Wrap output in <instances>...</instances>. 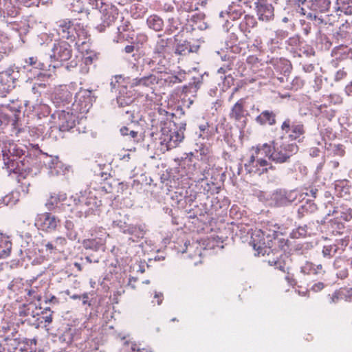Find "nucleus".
Here are the masks:
<instances>
[{"label":"nucleus","instance_id":"obj_1","mask_svg":"<svg viewBox=\"0 0 352 352\" xmlns=\"http://www.w3.org/2000/svg\"><path fill=\"white\" fill-rule=\"evenodd\" d=\"M26 148L21 144H16L11 140L0 141V155H2L4 168L10 174L20 173L25 170L32 171V164L25 158L18 161L23 155H25Z\"/></svg>","mask_w":352,"mask_h":352},{"label":"nucleus","instance_id":"obj_2","mask_svg":"<svg viewBox=\"0 0 352 352\" xmlns=\"http://www.w3.org/2000/svg\"><path fill=\"white\" fill-rule=\"evenodd\" d=\"M50 123L49 135L53 139H58L63 138V132L71 131L79 123L78 116L67 107L66 110H57L52 113Z\"/></svg>","mask_w":352,"mask_h":352},{"label":"nucleus","instance_id":"obj_3","mask_svg":"<svg viewBox=\"0 0 352 352\" xmlns=\"http://www.w3.org/2000/svg\"><path fill=\"white\" fill-rule=\"evenodd\" d=\"M250 158L245 162V170L249 173L261 175L272 168V164L265 158L268 157L269 144L265 143L252 147Z\"/></svg>","mask_w":352,"mask_h":352},{"label":"nucleus","instance_id":"obj_4","mask_svg":"<svg viewBox=\"0 0 352 352\" xmlns=\"http://www.w3.org/2000/svg\"><path fill=\"white\" fill-rule=\"evenodd\" d=\"M277 232L278 231L274 229L270 230L269 231L267 229L265 230L256 229L252 232L250 243L257 252L258 256L270 255V253L273 254L278 253L276 251L274 252V250L272 249L276 241Z\"/></svg>","mask_w":352,"mask_h":352},{"label":"nucleus","instance_id":"obj_5","mask_svg":"<svg viewBox=\"0 0 352 352\" xmlns=\"http://www.w3.org/2000/svg\"><path fill=\"white\" fill-rule=\"evenodd\" d=\"M104 192V187L99 186L98 189L85 191L78 199H74L75 210L80 217H87L94 212L102 205L101 195Z\"/></svg>","mask_w":352,"mask_h":352},{"label":"nucleus","instance_id":"obj_6","mask_svg":"<svg viewBox=\"0 0 352 352\" xmlns=\"http://www.w3.org/2000/svg\"><path fill=\"white\" fill-rule=\"evenodd\" d=\"M286 139L287 138L282 137L274 140L272 146L269 144V160L276 164L285 163L298 152V146L295 143L287 142Z\"/></svg>","mask_w":352,"mask_h":352},{"label":"nucleus","instance_id":"obj_7","mask_svg":"<svg viewBox=\"0 0 352 352\" xmlns=\"http://www.w3.org/2000/svg\"><path fill=\"white\" fill-rule=\"evenodd\" d=\"M45 39L47 41L46 45L44 47L47 49H43V50L47 52L46 58L51 64L53 61H66L69 60L72 56V49L69 43L64 41H60L57 43H53L52 40L50 39L49 41V36L47 34H43L41 37V40Z\"/></svg>","mask_w":352,"mask_h":352},{"label":"nucleus","instance_id":"obj_8","mask_svg":"<svg viewBox=\"0 0 352 352\" xmlns=\"http://www.w3.org/2000/svg\"><path fill=\"white\" fill-rule=\"evenodd\" d=\"M184 127L180 126L178 129L174 123L164 124L160 138L162 149L168 151L176 148L184 138Z\"/></svg>","mask_w":352,"mask_h":352},{"label":"nucleus","instance_id":"obj_9","mask_svg":"<svg viewBox=\"0 0 352 352\" xmlns=\"http://www.w3.org/2000/svg\"><path fill=\"white\" fill-rule=\"evenodd\" d=\"M93 8L98 9L101 14L102 23L96 28L98 32H102L107 27L110 26L117 19L118 15V8L110 3L103 2L102 0H87Z\"/></svg>","mask_w":352,"mask_h":352},{"label":"nucleus","instance_id":"obj_10","mask_svg":"<svg viewBox=\"0 0 352 352\" xmlns=\"http://www.w3.org/2000/svg\"><path fill=\"white\" fill-rule=\"evenodd\" d=\"M167 41L164 39H160L154 49V56L152 58L145 59V63L152 67V69L162 72V67H166L168 63L166 59L167 54Z\"/></svg>","mask_w":352,"mask_h":352},{"label":"nucleus","instance_id":"obj_11","mask_svg":"<svg viewBox=\"0 0 352 352\" xmlns=\"http://www.w3.org/2000/svg\"><path fill=\"white\" fill-rule=\"evenodd\" d=\"M298 192L296 190L287 192L285 190H276L272 193H267L265 199L267 204L272 206H284L297 199Z\"/></svg>","mask_w":352,"mask_h":352},{"label":"nucleus","instance_id":"obj_12","mask_svg":"<svg viewBox=\"0 0 352 352\" xmlns=\"http://www.w3.org/2000/svg\"><path fill=\"white\" fill-rule=\"evenodd\" d=\"M157 82L158 78L151 74L142 78H133L129 83L131 89H133V91L142 94H148L149 92H153L154 87Z\"/></svg>","mask_w":352,"mask_h":352},{"label":"nucleus","instance_id":"obj_13","mask_svg":"<svg viewBox=\"0 0 352 352\" xmlns=\"http://www.w3.org/2000/svg\"><path fill=\"white\" fill-rule=\"evenodd\" d=\"M94 101V96L89 89H80L75 96L72 103L73 109L85 113L89 111Z\"/></svg>","mask_w":352,"mask_h":352},{"label":"nucleus","instance_id":"obj_14","mask_svg":"<svg viewBox=\"0 0 352 352\" xmlns=\"http://www.w3.org/2000/svg\"><path fill=\"white\" fill-rule=\"evenodd\" d=\"M38 160L39 162L49 170L48 174L50 176L64 174L67 169V168L58 160L57 156L41 153L38 157Z\"/></svg>","mask_w":352,"mask_h":352},{"label":"nucleus","instance_id":"obj_15","mask_svg":"<svg viewBox=\"0 0 352 352\" xmlns=\"http://www.w3.org/2000/svg\"><path fill=\"white\" fill-rule=\"evenodd\" d=\"M98 233L95 231V234H91L92 239L83 240L82 244L85 249L97 252L100 250H104L106 238L109 234L102 228H98Z\"/></svg>","mask_w":352,"mask_h":352},{"label":"nucleus","instance_id":"obj_16","mask_svg":"<svg viewBox=\"0 0 352 352\" xmlns=\"http://www.w3.org/2000/svg\"><path fill=\"white\" fill-rule=\"evenodd\" d=\"M59 223L60 220L49 212L38 214L35 220V226L47 232L54 231Z\"/></svg>","mask_w":352,"mask_h":352},{"label":"nucleus","instance_id":"obj_17","mask_svg":"<svg viewBox=\"0 0 352 352\" xmlns=\"http://www.w3.org/2000/svg\"><path fill=\"white\" fill-rule=\"evenodd\" d=\"M56 30L62 38L71 41L75 39V34L80 36L76 32L73 22L69 19H63L56 23Z\"/></svg>","mask_w":352,"mask_h":352},{"label":"nucleus","instance_id":"obj_18","mask_svg":"<svg viewBox=\"0 0 352 352\" xmlns=\"http://www.w3.org/2000/svg\"><path fill=\"white\" fill-rule=\"evenodd\" d=\"M281 129L286 134H288V138L292 140H297L300 142L303 138L305 132L303 125L301 124H294L291 126L289 119H287L283 122Z\"/></svg>","mask_w":352,"mask_h":352},{"label":"nucleus","instance_id":"obj_19","mask_svg":"<svg viewBox=\"0 0 352 352\" xmlns=\"http://www.w3.org/2000/svg\"><path fill=\"white\" fill-rule=\"evenodd\" d=\"M258 18L263 21H268L274 16V8L271 3L265 0L255 3Z\"/></svg>","mask_w":352,"mask_h":352},{"label":"nucleus","instance_id":"obj_20","mask_svg":"<svg viewBox=\"0 0 352 352\" xmlns=\"http://www.w3.org/2000/svg\"><path fill=\"white\" fill-rule=\"evenodd\" d=\"M18 120V114L16 112L11 111L4 105H0V127L11 124L14 129H17Z\"/></svg>","mask_w":352,"mask_h":352},{"label":"nucleus","instance_id":"obj_21","mask_svg":"<svg viewBox=\"0 0 352 352\" xmlns=\"http://www.w3.org/2000/svg\"><path fill=\"white\" fill-rule=\"evenodd\" d=\"M133 89H129L127 86L121 85L120 87L119 93L117 96V102L121 107L130 105L135 100Z\"/></svg>","mask_w":352,"mask_h":352},{"label":"nucleus","instance_id":"obj_22","mask_svg":"<svg viewBox=\"0 0 352 352\" xmlns=\"http://www.w3.org/2000/svg\"><path fill=\"white\" fill-rule=\"evenodd\" d=\"M72 94L67 89H62L60 92L56 94L53 103L59 107L69 106L72 104Z\"/></svg>","mask_w":352,"mask_h":352},{"label":"nucleus","instance_id":"obj_23","mask_svg":"<svg viewBox=\"0 0 352 352\" xmlns=\"http://www.w3.org/2000/svg\"><path fill=\"white\" fill-rule=\"evenodd\" d=\"M41 308H38L35 304L30 303L23 305L20 307L19 314L21 317H27L30 321V318H35L39 316Z\"/></svg>","mask_w":352,"mask_h":352},{"label":"nucleus","instance_id":"obj_24","mask_svg":"<svg viewBox=\"0 0 352 352\" xmlns=\"http://www.w3.org/2000/svg\"><path fill=\"white\" fill-rule=\"evenodd\" d=\"M10 72L6 71L0 76V95L5 96L14 87L12 78H10Z\"/></svg>","mask_w":352,"mask_h":352},{"label":"nucleus","instance_id":"obj_25","mask_svg":"<svg viewBox=\"0 0 352 352\" xmlns=\"http://www.w3.org/2000/svg\"><path fill=\"white\" fill-rule=\"evenodd\" d=\"M245 100L241 98L232 107L230 117L235 120H240L245 117L246 111L244 109Z\"/></svg>","mask_w":352,"mask_h":352},{"label":"nucleus","instance_id":"obj_26","mask_svg":"<svg viewBox=\"0 0 352 352\" xmlns=\"http://www.w3.org/2000/svg\"><path fill=\"white\" fill-rule=\"evenodd\" d=\"M330 3L329 0H307V7L318 12L327 11L330 7Z\"/></svg>","mask_w":352,"mask_h":352},{"label":"nucleus","instance_id":"obj_27","mask_svg":"<svg viewBox=\"0 0 352 352\" xmlns=\"http://www.w3.org/2000/svg\"><path fill=\"white\" fill-rule=\"evenodd\" d=\"M146 232V226L144 224L133 225L128 224L124 231V234L133 236L137 239H142Z\"/></svg>","mask_w":352,"mask_h":352},{"label":"nucleus","instance_id":"obj_28","mask_svg":"<svg viewBox=\"0 0 352 352\" xmlns=\"http://www.w3.org/2000/svg\"><path fill=\"white\" fill-rule=\"evenodd\" d=\"M12 250V242L10 238L0 233V259L6 258L10 256Z\"/></svg>","mask_w":352,"mask_h":352},{"label":"nucleus","instance_id":"obj_29","mask_svg":"<svg viewBox=\"0 0 352 352\" xmlns=\"http://www.w3.org/2000/svg\"><path fill=\"white\" fill-rule=\"evenodd\" d=\"M67 199V194L64 192H52L47 199L45 206L49 210L54 209L58 203Z\"/></svg>","mask_w":352,"mask_h":352},{"label":"nucleus","instance_id":"obj_30","mask_svg":"<svg viewBox=\"0 0 352 352\" xmlns=\"http://www.w3.org/2000/svg\"><path fill=\"white\" fill-rule=\"evenodd\" d=\"M25 62L34 68L41 70H45L47 67H51V64L49 63L46 56L41 60H38L37 57H30Z\"/></svg>","mask_w":352,"mask_h":352},{"label":"nucleus","instance_id":"obj_31","mask_svg":"<svg viewBox=\"0 0 352 352\" xmlns=\"http://www.w3.org/2000/svg\"><path fill=\"white\" fill-rule=\"evenodd\" d=\"M335 216L336 218L342 219L344 221H349L352 218L351 210L350 208L342 209L341 208H334L333 211L328 213V215Z\"/></svg>","mask_w":352,"mask_h":352},{"label":"nucleus","instance_id":"obj_32","mask_svg":"<svg viewBox=\"0 0 352 352\" xmlns=\"http://www.w3.org/2000/svg\"><path fill=\"white\" fill-rule=\"evenodd\" d=\"M256 120L261 124H268L272 125L276 122L275 114L272 111H264L256 117Z\"/></svg>","mask_w":352,"mask_h":352},{"label":"nucleus","instance_id":"obj_33","mask_svg":"<svg viewBox=\"0 0 352 352\" xmlns=\"http://www.w3.org/2000/svg\"><path fill=\"white\" fill-rule=\"evenodd\" d=\"M146 23L150 29L155 31H160L164 26L163 20L155 14L148 16L146 20Z\"/></svg>","mask_w":352,"mask_h":352},{"label":"nucleus","instance_id":"obj_34","mask_svg":"<svg viewBox=\"0 0 352 352\" xmlns=\"http://www.w3.org/2000/svg\"><path fill=\"white\" fill-rule=\"evenodd\" d=\"M242 14L241 9L240 8H234L233 6H229L228 9L225 11H221L219 13V16L221 18H224L226 15L228 16V19H226V22L228 21V19L232 20H235L238 19Z\"/></svg>","mask_w":352,"mask_h":352},{"label":"nucleus","instance_id":"obj_35","mask_svg":"<svg viewBox=\"0 0 352 352\" xmlns=\"http://www.w3.org/2000/svg\"><path fill=\"white\" fill-rule=\"evenodd\" d=\"M120 352H148L145 349H140L135 342L125 341L120 349Z\"/></svg>","mask_w":352,"mask_h":352},{"label":"nucleus","instance_id":"obj_36","mask_svg":"<svg viewBox=\"0 0 352 352\" xmlns=\"http://www.w3.org/2000/svg\"><path fill=\"white\" fill-rule=\"evenodd\" d=\"M195 150L197 154V157H199L200 160L204 162H208L209 160L210 150L207 146H204L202 144H197Z\"/></svg>","mask_w":352,"mask_h":352},{"label":"nucleus","instance_id":"obj_37","mask_svg":"<svg viewBox=\"0 0 352 352\" xmlns=\"http://www.w3.org/2000/svg\"><path fill=\"white\" fill-rule=\"evenodd\" d=\"M65 228L66 230L65 234L68 239L74 241L78 237V232L74 230V224L70 220H67L65 222Z\"/></svg>","mask_w":352,"mask_h":352},{"label":"nucleus","instance_id":"obj_38","mask_svg":"<svg viewBox=\"0 0 352 352\" xmlns=\"http://www.w3.org/2000/svg\"><path fill=\"white\" fill-rule=\"evenodd\" d=\"M32 108L36 113L43 116L48 115L51 111L50 107L46 104L42 103L41 101H36L35 103H34L32 104Z\"/></svg>","mask_w":352,"mask_h":352},{"label":"nucleus","instance_id":"obj_39","mask_svg":"<svg viewBox=\"0 0 352 352\" xmlns=\"http://www.w3.org/2000/svg\"><path fill=\"white\" fill-rule=\"evenodd\" d=\"M20 177H22V173L21 172ZM19 183L20 184L17 188H16L17 190L19 191V193L22 196L26 195L29 192V187L30 185V183L25 179V177L23 176V179L21 180V179H19Z\"/></svg>","mask_w":352,"mask_h":352},{"label":"nucleus","instance_id":"obj_40","mask_svg":"<svg viewBox=\"0 0 352 352\" xmlns=\"http://www.w3.org/2000/svg\"><path fill=\"white\" fill-rule=\"evenodd\" d=\"M198 243L194 242L192 243H190V241H186L184 243L185 249L179 250V251L182 253L184 252H191L193 250H195V254H197L199 256H201L202 252L201 249L198 248Z\"/></svg>","mask_w":352,"mask_h":352},{"label":"nucleus","instance_id":"obj_41","mask_svg":"<svg viewBox=\"0 0 352 352\" xmlns=\"http://www.w3.org/2000/svg\"><path fill=\"white\" fill-rule=\"evenodd\" d=\"M346 289L336 290L331 295H329V303L336 304L346 297Z\"/></svg>","mask_w":352,"mask_h":352},{"label":"nucleus","instance_id":"obj_42","mask_svg":"<svg viewBox=\"0 0 352 352\" xmlns=\"http://www.w3.org/2000/svg\"><path fill=\"white\" fill-rule=\"evenodd\" d=\"M338 251V246L336 244L324 245L322 250L324 258H330L333 257Z\"/></svg>","mask_w":352,"mask_h":352},{"label":"nucleus","instance_id":"obj_43","mask_svg":"<svg viewBox=\"0 0 352 352\" xmlns=\"http://www.w3.org/2000/svg\"><path fill=\"white\" fill-rule=\"evenodd\" d=\"M43 251H45L47 254H56L58 250L54 241H43Z\"/></svg>","mask_w":352,"mask_h":352},{"label":"nucleus","instance_id":"obj_44","mask_svg":"<svg viewBox=\"0 0 352 352\" xmlns=\"http://www.w3.org/2000/svg\"><path fill=\"white\" fill-rule=\"evenodd\" d=\"M230 69H231V68L230 67V66L226 65V66L221 67L217 71V74L219 75V78L221 80H224L223 83H226V81H227L228 85L230 84V80H232V78L230 76V74L228 76H225V74H226V72L228 71H229Z\"/></svg>","mask_w":352,"mask_h":352},{"label":"nucleus","instance_id":"obj_45","mask_svg":"<svg viewBox=\"0 0 352 352\" xmlns=\"http://www.w3.org/2000/svg\"><path fill=\"white\" fill-rule=\"evenodd\" d=\"M37 251L39 250L34 246H32V248H30L25 250L26 256L29 258L30 261H32V263L38 262L39 259L36 256Z\"/></svg>","mask_w":352,"mask_h":352},{"label":"nucleus","instance_id":"obj_46","mask_svg":"<svg viewBox=\"0 0 352 352\" xmlns=\"http://www.w3.org/2000/svg\"><path fill=\"white\" fill-rule=\"evenodd\" d=\"M191 52L190 46L188 43L177 45L175 49V53L184 56L189 54Z\"/></svg>","mask_w":352,"mask_h":352},{"label":"nucleus","instance_id":"obj_47","mask_svg":"<svg viewBox=\"0 0 352 352\" xmlns=\"http://www.w3.org/2000/svg\"><path fill=\"white\" fill-rule=\"evenodd\" d=\"M161 9L166 13H174L175 10V1L173 0H168L161 3Z\"/></svg>","mask_w":352,"mask_h":352},{"label":"nucleus","instance_id":"obj_48","mask_svg":"<svg viewBox=\"0 0 352 352\" xmlns=\"http://www.w3.org/2000/svg\"><path fill=\"white\" fill-rule=\"evenodd\" d=\"M186 72L180 69L176 75L170 77V82L173 83H179L185 80Z\"/></svg>","mask_w":352,"mask_h":352},{"label":"nucleus","instance_id":"obj_49","mask_svg":"<svg viewBox=\"0 0 352 352\" xmlns=\"http://www.w3.org/2000/svg\"><path fill=\"white\" fill-rule=\"evenodd\" d=\"M21 197H22V195L19 193V191L16 189L14 191H12L10 195L5 197L4 201H7V199H9L11 204H15L19 200Z\"/></svg>","mask_w":352,"mask_h":352},{"label":"nucleus","instance_id":"obj_50","mask_svg":"<svg viewBox=\"0 0 352 352\" xmlns=\"http://www.w3.org/2000/svg\"><path fill=\"white\" fill-rule=\"evenodd\" d=\"M120 133L123 136H129L131 139H135L138 135V132L133 130H129L126 126H123L120 129Z\"/></svg>","mask_w":352,"mask_h":352},{"label":"nucleus","instance_id":"obj_51","mask_svg":"<svg viewBox=\"0 0 352 352\" xmlns=\"http://www.w3.org/2000/svg\"><path fill=\"white\" fill-rule=\"evenodd\" d=\"M179 23L177 18L173 16L168 17V26L170 30H175L178 29Z\"/></svg>","mask_w":352,"mask_h":352},{"label":"nucleus","instance_id":"obj_52","mask_svg":"<svg viewBox=\"0 0 352 352\" xmlns=\"http://www.w3.org/2000/svg\"><path fill=\"white\" fill-rule=\"evenodd\" d=\"M58 252L60 251V248H63L66 244H67V240L63 236H57L55 238L54 241Z\"/></svg>","mask_w":352,"mask_h":352},{"label":"nucleus","instance_id":"obj_53","mask_svg":"<svg viewBox=\"0 0 352 352\" xmlns=\"http://www.w3.org/2000/svg\"><path fill=\"white\" fill-rule=\"evenodd\" d=\"M71 8L73 11L77 12H82L83 10L82 2L80 0H77L76 3L71 2L70 3Z\"/></svg>","mask_w":352,"mask_h":352},{"label":"nucleus","instance_id":"obj_54","mask_svg":"<svg viewBox=\"0 0 352 352\" xmlns=\"http://www.w3.org/2000/svg\"><path fill=\"white\" fill-rule=\"evenodd\" d=\"M313 263L311 262H306L300 268V271L304 274H312Z\"/></svg>","mask_w":352,"mask_h":352},{"label":"nucleus","instance_id":"obj_55","mask_svg":"<svg viewBox=\"0 0 352 352\" xmlns=\"http://www.w3.org/2000/svg\"><path fill=\"white\" fill-rule=\"evenodd\" d=\"M113 226L118 228L120 230L124 233L125 228H127L128 224L126 222L122 221L121 220H116L113 221Z\"/></svg>","mask_w":352,"mask_h":352},{"label":"nucleus","instance_id":"obj_56","mask_svg":"<svg viewBox=\"0 0 352 352\" xmlns=\"http://www.w3.org/2000/svg\"><path fill=\"white\" fill-rule=\"evenodd\" d=\"M325 271L323 270V267L321 264L314 265L313 263L312 274L315 275L324 274Z\"/></svg>","mask_w":352,"mask_h":352},{"label":"nucleus","instance_id":"obj_57","mask_svg":"<svg viewBox=\"0 0 352 352\" xmlns=\"http://www.w3.org/2000/svg\"><path fill=\"white\" fill-rule=\"evenodd\" d=\"M28 295L29 296L32 297L34 299H36L38 300H41V295L37 294L36 287H32L29 289H26Z\"/></svg>","mask_w":352,"mask_h":352},{"label":"nucleus","instance_id":"obj_58","mask_svg":"<svg viewBox=\"0 0 352 352\" xmlns=\"http://www.w3.org/2000/svg\"><path fill=\"white\" fill-rule=\"evenodd\" d=\"M268 263L270 265H274L276 267V268L280 269V270H281L283 272L285 271L284 266H283L280 263V261L277 259V256L276 257V258H273L272 260H269Z\"/></svg>","mask_w":352,"mask_h":352},{"label":"nucleus","instance_id":"obj_59","mask_svg":"<svg viewBox=\"0 0 352 352\" xmlns=\"http://www.w3.org/2000/svg\"><path fill=\"white\" fill-rule=\"evenodd\" d=\"M333 153L335 155L342 156L344 154V149L343 146L341 144H337L333 146Z\"/></svg>","mask_w":352,"mask_h":352},{"label":"nucleus","instance_id":"obj_60","mask_svg":"<svg viewBox=\"0 0 352 352\" xmlns=\"http://www.w3.org/2000/svg\"><path fill=\"white\" fill-rule=\"evenodd\" d=\"M324 287V285L322 282H318L312 285L311 290L314 292H318L322 290Z\"/></svg>","mask_w":352,"mask_h":352},{"label":"nucleus","instance_id":"obj_61","mask_svg":"<svg viewBox=\"0 0 352 352\" xmlns=\"http://www.w3.org/2000/svg\"><path fill=\"white\" fill-rule=\"evenodd\" d=\"M183 1V9L186 11H191L193 9L192 1L193 0H182Z\"/></svg>","mask_w":352,"mask_h":352},{"label":"nucleus","instance_id":"obj_62","mask_svg":"<svg viewBox=\"0 0 352 352\" xmlns=\"http://www.w3.org/2000/svg\"><path fill=\"white\" fill-rule=\"evenodd\" d=\"M45 87V85L43 83H34L32 87V91L34 94L36 93L41 94L42 91L41 89H43Z\"/></svg>","mask_w":352,"mask_h":352},{"label":"nucleus","instance_id":"obj_63","mask_svg":"<svg viewBox=\"0 0 352 352\" xmlns=\"http://www.w3.org/2000/svg\"><path fill=\"white\" fill-rule=\"evenodd\" d=\"M329 98L331 103L340 104L342 102V98L338 94H331Z\"/></svg>","mask_w":352,"mask_h":352},{"label":"nucleus","instance_id":"obj_64","mask_svg":"<svg viewBox=\"0 0 352 352\" xmlns=\"http://www.w3.org/2000/svg\"><path fill=\"white\" fill-rule=\"evenodd\" d=\"M132 267L133 270L140 272V273H144L145 272L144 263L135 264Z\"/></svg>","mask_w":352,"mask_h":352}]
</instances>
